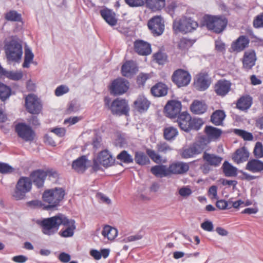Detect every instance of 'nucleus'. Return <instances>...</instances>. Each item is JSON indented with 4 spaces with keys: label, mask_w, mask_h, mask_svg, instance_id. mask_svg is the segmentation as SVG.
<instances>
[{
    "label": "nucleus",
    "mask_w": 263,
    "mask_h": 263,
    "mask_svg": "<svg viewBox=\"0 0 263 263\" xmlns=\"http://www.w3.org/2000/svg\"><path fill=\"white\" fill-rule=\"evenodd\" d=\"M63 215L59 214L54 216L39 220L37 223L42 228L44 234L51 235L57 232L59 226L61 225Z\"/></svg>",
    "instance_id": "1"
},
{
    "label": "nucleus",
    "mask_w": 263,
    "mask_h": 263,
    "mask_svg": "<svg viewBox=\"0 0 263 263\" xmlns=\"http://www.w3.org/2000/svg\"><path fill=\"white\" fill-rule=\"evenodd\" d=\"M65 195V191L62 187H55L47 190L43 194V200L49 203L47 208H54L63 200Z\"/></svg>",
    "instance_id": "2"
},
{
    "label": "nucleus",
    "mask_w": 263,
    "mask_h": 263,
    "mask_svg": "<svg viewBox=\"0 0 263 263\" xmlns=\"http://www.w3.org/2000/svg\"><path fill=\"white\" fill-rule=\"evenodd\" d=\"M4 49L6 57L10 61H19L22 56V46L20 43L14 40L6 43Z\"/></svg>",
    "instance_id": "3"
},
{
    "label": "nucleus",
    "mask_w": 263,
    "mask_h": 263,
    "mask_svg": "<svg viewBox=\"0 0 263 263\" xmlns=\"http://www.w3.org/2000/svg\"><path fill=\"white\" fill-rule=\"evenodd\" d=\"M32 181L29 177H22L18 180L15 191L13 194V198L17 200H22L25 198L26 193L31 191Z\"/></svg>",
    "instance_id": "4"
},
{
    "label": "nucleus",
    "mask_w": 263,
    "mask_h": 263,
    "mask_svg": "<svg viewBox=\"0 0 263 263\" xmlns=\"http://www.w3.org/2000/svg\"><path fill=\"white\" fill-rule=\"evenodd\" d=\"M198 26L197 22L190 17H184L173 23V29L176 32L187 33L195 30Z\"/></svg>",
    "instance_id": "5"
},
{
    "label": "nucleus",
    "mask_w": 263,
    "mask_h": 263,
    "mask_svg": "<svg viewBox=\"0 0 263 263\" xmlns=\"http://www.w3.org/2000/svg\"><path fill=\"white\" fill-rule=\"evenodd\" d=\"M115 163V159L111 154L107 150H104L98 154L96 158L93 160V169L97 171L101 169V166L108 167Z\"/></svg>",
    "instance_id": "6"
},
{
    "label": "nucleus",
    "mask_w": 263,
    "mask_h": 263,
    "mask_svg": "<svg viewBox=\"0 0 263 263\" xmlns=\"http://www.w3.org/2000/svg\"><path fill=\"white\" fill-rule=\"evenodd\" d=\"M227 20L222 17L209 16L206 20L207 28L214 32L219 33L226 28Z\"/></svg>",
    "instance_id": "7"
},
{
    "label": "nucleus",
    "mask_w": 263,
    "mask_h": 263,
    "mask_svg": "<svg viewBox=\"0 0 263 263\" xmlns=\"http://www.w3.org/2000/svg\"><path fill=\"white\" fill-rule=\"evenodd\" d=\"M25 106L27 111L32 114H38L42 109L40 100L34 94L28 95L26 97Z\"/></svg>",
    "instance_id": "8"
},
{
    "label": "nucleus",
    "mask_w": 263,
    "mask_h": 263,
    "mask_svg": "<svg viewBox=\"0 0 263 263\" xmlns=\"http://www.w3.org/2000/svg\"><path fill=\"white\" fill-rule=\"evenodd\" d=\"M172 79L178 87H183L190 83L191 76L187 71L179 69L174 71Z\"/></svg>",
    "instance_id": "9"
},
{
    "label": "nucleus",
    "mask_w": 263,
    "mask_h": 263,
    "mask_svg": "<svg viewBox=\"0 0 263 263\" xmlns=\"http://www.w3.org/2000/svg\"><path fill=\"white\" fill-rule=\"evenodd\" d=\"M147 25L149 29L154 35H160L164 31V21L161 16H156L153 17L148 21Z\"/></svg>",
    "instance_id": "10"
},
{
    "label": "nucleus",
    "mask_w": 263,
    "mask_h": 263,
    "mask_svg": "<svg viewBox=\"0 0 263 263\" xmlns=\"http://www.w3.org/2000/svg\"><path fill=\"white\" fill-rule=\"evenodd\" d=\"M15 129L18 136L24 140L28 141L33 140L34 133L29 126L24 123H18L15 125Z\"/></svg>",
    "instance_id": "11"
},
{
    "label": "nucleus",
    "mask_w": 263,
    "mask_h": 263,
    "mask_svg": "<svg viewBox=\"0 0 263 263\" xmlns=\"http://www.w3.org/2000/svg\"><path fill=\"white\" fill-rule=\"evenodd\" d=\"M110 109L114 115H127L129 107L127 102L124 99H117L111 103Z\"/></svg>",
    "instance_id": "12"
},
{
    "label": "nucleus",
    "mask_w": 263,
    "mask_h": 263,
    "mask_svg": "<svg viewBox=\"0 0 263 263\" xmlns=\"http://www.w3.org/2000/svg\"><path fill=\"white\" fill-rule=\"evenodd\" d=\"M62 221L61 225L64 226L65 229L61 230L59 232V234L63 237H72L76 228L75 221L73 219L67 218L64 215Z\"/></svg>",
    "instance_id": "13"
},
{
    "label": "nucleus",
    "mask_w": 263,
    "mask_h": 263,
    "mask_svg": "<svg viewBox=\"0 0 263 263\" xmlns=\"http://www.w3.org/2000/svg\"><path fill=\"white\" fill-rule=\"evenodd\" d=\"M181 102L175 100L168 101L164 108L166 116L170 118H174L178 116L181 111Z\"/></svg>",
    "instance_id": "14"
},
{
    "label": "nucleus",
    "mask_w": 263,
    "mask_h": 263,
    "mask_svg": "<svg viewBox=\"0 0 263 263\" xmlns=\"http://www.w3.org/2000/svg\"><path fill=\"white\" fill-rule=\"evenodd\" d=\"M128 82L122 78L114 81L110 86V91L114 95H122L128 89Z\"/></svg>",
    "instance_id": "15"
},
{
    "label": "nucleus",
    "mask_w": 263,
    "mask_h": 263,
    "mask_svg": "<svg viewBox=\"0 0 263 263\" xmlns=\"http://www.w3.org/2000/svg\"><path fill=\"white\" fill-rule=\"evenodd\" d=\"M211 83L208 74L206 73H200L196 76L194 85L199 90L203 91L206 89Z\"/></svg>",
    "instance_id": "16"
},
{
    "label": "nucleus",
    "mask_w": 263,
    "mask_h": 263,
    "mask_svg": "<svg viewBox=\"0 0 263 263\" xmlns=\"http://www.w3.org/2000/svg\"><path fill=\"white\" fill-rule=\"evenodd\" d=\"M189 170V164L182 162L173 163L168 167L169 175L172 174H183L187 172Z\"/></svg>",
    "instance_id": "17"
},
{
    "label": "nucleus",
    "mask_w": 263,
    "mask_h": 263,
    "mask_svg": "<svg viewBox=\"0 0 263 263\" xmlns=\"http://www.w3.org/2000/svg\"><path fill=\"white\" fill-rule=\"evenodd\" d=\"M256 60V54L254 50L246 51L242 59L243 68L247 70L251 69L255 65Z\"/></svg>",
    "instance_id": "18"
},
{
    "label": "nucleus",
    "mask_w": 263,
    "mask_h": 263,
    "mask_svg": "<svg viewBox=\"0 0 263 263\" xmlns=\"http://www.w3.org/2000/svg\"><path fill=\"white\" fill-rule=\"evenodd\" d=\"M231 83L225 80L218 81L215 85V91L217 95L224 96L230 90Z\"/></svg>",
    "instance_id": "19"
},
{
    "label": "nucleus",
    "mask_w": 263,
    "mask_h": 263,
    "mask_svg": "<svg viewBox=\"0 0 263 263\" xmlns=\"http://www.w3.org/2000/svg\"><path fill=\"white\" fill-rule=\"evenodd\" d=\"M192 118L189 114L183 112L178 116L177 122L180 128L185 132L191 130Z\"/></svg>",
    "instance_id": "20"
},
{
    "label": "nucleus",
    "mask_w": 263,
    "mask_h": 263,
    "mask_svg": "<svg viewBox=\"0 0 263 263\" xmlns=\"http://www.w3.org/2000/svg\"><path fill=\"white\" fill-rule=\"evenodd\" d=\"M248 37L245 35L240 36L231 45V49L233 51L240 52L248 46L249 44Z\"/></svg>",
    "instance_id": "21"
},
{
    "label": "nucleus",
    "mask_w": 263,
    "mask_h": 263,
    "mask_svg": "<svg viewBox=\"0 0 263 263\" xmlns=\"http://www.w3.org/2000/svg\"><path fill=\"white\" fill-rule=\"evenodd\" d=\"M138 71L136 63L133 61L126 62L122 66V75L126 77H131Z\"/></svg>",
    "instance_id": "22"
},
{
    "label": "nucleus",
    "mask_w": 263,
    "mask_h": 263,
    "mask_svg": "<svg viewBox=\"0 0 263 263\" xmlns=\"http://www.w3.org/2000/svg\"><path fill=\"white\" fill-rule=\"evenodd\" d=\"M135 51L140 55H147L151 53V45L143 41H137L134 43Z\"/></svg>",
    "instance_id": "23"
},
{
    "label": "nucleus",
    "mask_w": 263,
    "mask_h": 263,
    "mask_svg": "<svg viewBox=\"0 0 263 263\" xmlns=\"http://www.w3.org/2000/svg\"><path fill=\"white\" fill-rule=\"evenodd\" d=\"M150 104V101L143 96H139L134 103L135 109L139 112L146 111Z\"/></svg>",
    "instance_id": "24"
},
{
    "label": "nucleus",
    "mask_w": 263,
    "mask_h": 263,
    "mask_svg": "<svg viewBox=\"0 0 263 263\" xmlns=\"http://www.w3.org/2000/svg\"><path fill=\"white\" fill-rule=\"evenodd\" d=\"M30 178L38 187H41L43 186L46 178V174L44 173V171L37 170L31 174Z\"/></svg>",
    "instance_id": "25"
},
{
    "label": "nucleus",
    "mask_w": 263,
    "mask_h": 263,
    "mask_svg": "<svg viewBox=\"0 0 263 263\" xmlns=\"http://www.w3.org/2000/svg\"><path fill=\"white\" fill-rule=\"evenodd\" d=\"M203 159L208 165L217 167L220 164L222 158L215 154L205 152L203 155Z\"/></svg>",
    "instance_id": "26"
},
{
    "label": "nucleus",
    "mask_w": 263,
    "mask_h": 263,
    "mask_svg": "<svg viewBox=\"0 0 263 263\" xmlns=\"http://www.w3.org/2000/svg\"><path fill=\"white\" fill-rule=\"evenodd\" d=\"M102 17L110 26H114L117 24V18L116 14L111 10L106 9L100 11Z\"/></svg>",
    "instance_id": "27"
},
{
    "label": "nucleus",
    "mask_w": 263,
    "mask_h": 263,
    "mask_svg": "<svg viewBox=\"0 0 263 263\" xmlns=\"http://www.w3.org/2000/svg\"><path fill=\"white\" fill-rule=\"evenodd\" d=\"M249 153L246 147H242L236 151L233 154L232 159L237 163H240L247 160Z\"/></svg>",
    "instance_id": "28"
},
{
    "label": "nucleus",
    "mask_w": 263,
    "mask_h": 263,
    "mask_svg": "<svg viewBox=\"0 0 263 263\" xmlns=\"http://www.w3.org/2000/svg\"><path fill=\"white\" fill-rule=\"evenodd\" d=\"M206 109L207 105L202 101L194 100L190 106V110L194 114H202Z\"/></svg>",
    "instance_id": "29"
},
{
    "label": "nucleus",
    "mask_w": 263,
    "mask_h": 263,
    "mask_svg": "<svg viewBox=\"0 0 263 263\" xmlns=\"http://www.w3.org/2000/svg\"><path fill=\"white\" fill-rule=\"evenodd\" d=\"M87 159L85 156H82L73 161L72 167L78 172H83L87 168Z\"/></svg>",
    "instance_id": "30"
},
{
    "label": "nucleus",
    "mask_w": 263,
    "mask_h": 263,
    "mask_svg": "<svg viewBox=\"0 0 263 263\" xmlns=\"http://www.w3.org/2000/svg\"><path fill=\"white\" fill-rule=\"evenodd\" d=\"M202 148L199 144H196L193 146L183 150L182 157L184 158H189L194 157L195 155L201 153Z\"/></svg>",
    "instance_id": "31"
},
{
    "label": "nucleus",
    "mask_w": 263,
    "mask_h": 263,
    "mask_svg": "<svg viewBox=\"0 0 263 263\" xmlns=\"http://www.w3.org/2000/svg\"><path fill=\"white\" fill-rule=\"evenodd\" d=\"M168 88L167 86L163 83H159L156 84L151 88V93L155 96L157 97L165 96L167 93Z\"/></svg>",
    "instance_id": "32"
},
{
    "label": "nucleus",
    "mask_w": 263,
    "mask_h": 263,
    "mask_svg": "<svg viewBox=\"0 0 263 263\" xmlns=\"http://www.w3.org/2000/svg\"><path fill=\"white\" fill-rule=\"evenodd\" d=\"M252 103V98L249 96H242L239 98L236 103V107L241 110H248Z\"/></svg>",
    "instance_id": "33"
},
{
    "label": "nucleus",
    "mask_w": 263,
    "mask_h": 263,
    "mask_svg": "<svg viewBox=\"0 0 263 263\" xmlns=\"http://www.w3.org/2000/svg\"><path fill=\"white\" fill-rule=\"evenodd\" d=\"M246 169L253 173L261 172L263 170V162L256 159L250 160L246 165Z\"/></svg>",
    "instance_id": "34"
},
{
    "label": "nucleus",
    "mask_w": 263,
    "mask_h": 263,
    "mask_svg": "<svg viewBox=\"0 0 263 263\" xmlns=\"http://www.w3.org/2000/svg\"><path fill=\"white\" fill-rule=\"evenodd\" d=\"M151 172L157 177L169 176L168 167L166 165H155L151 169Z\"/></svg>",
    "instance_id": "35"
},
{
    "label": "nucleus",
    "mask_w": 263,
    "mask_h": 263,
    "mask_svg": "<svg viewBox=\"0 0 263 263\" xmlns=\"http://www.w3.org/2000/svg\"><path fill=\"white\" fill-rule=\"evenodd\" d=\"M102 235L109 240H114L118 234L117 230L109 226H106L102 231Z\"/></svg>",
    "instance_id": "36"
},
{
    "label": "nucleus",
    "mask_w": 263,
    "mask_h": 263,
    "mask_svg": "<svg viewBox=\"0 0 263 263\" xmlns=\"http://www.w3.org/2000/svg\"><path fill=\"white\" fill-rule=\"evenodd\" d=\"M148 7L153 11L159 10L164 7L165 0H146Z\"/></svg>",
    "instance_id": "37"
},
{
    "label": "nucleus",
    "mask_w": 263,
    "mask_h": 263,
    "mask_svg": "<svg viewBox=\"0 0 263 263\" xmlns=\"http://www.w3.org/2000/svg\"><path fill=\"white\" fill-rule=\"evenodd\" d=\"M225 114L223 111L217 110L211 116V120L216 125H219L221 124L225 118Z\"/></svg>",
    "instance_id": "38"
},
{
    "label": "nucleus",
    "mask_w": 263,
    "mask_h": 263,
    "mask_svg": "<svg viewBox=\"0 0 263 263\" xmlns=\"http://www.w3.org/2000/svg\"><path fill=\"white\" fill-rule=\"evenodd\" d=\"M223 172L227 177L235 176L237 175V168L228 161H224L222 165Z\"/></svg>",
    "instance_id": "39"
},
{
    "label": "nucleus",
    "mask_w": 263,
    "mask_h": 263,
    "mask_svg": "<svg viewBox=\"0 0 263 263\" xmlns=\"http://www.w3.org/2000/svg\"><path fill=\"white\" fill-rule=\"evenodd\" d=\"M178 135L177 128L173 126L165 127L163 129V136L167 140H172Z\"/></svg>",
    "instance_id": "40"
},
{
    "label": "nucleus",
    "mask_w": 263,
    "mask_h": 263,
    "mask_svg": "<svg viewBox=\"0 0 263 263\" xmlns=\"http://www.w3.org/2000/svg\"><path fill=\"white\" fill-rule=\"evenodd\" d=\"M205 132L210 139H215L220 137L221 131L219 129L212 126H206L205 128Z\"/></svg>",
    "instance_id": "41"
},
{
    "label": "nucleus",
    "mask_w": 263,
    "mask_h": 263,
    "mask_svg": "<svg viewBox=\"0 0 263 263\" xmlns=\"http://www.w3.org/2000/svg\"><path fill=\"white\" fill-rule=\"evenodd\" d=\"M6 20L11 22H20L22 20L21 14L15 10H10L5 14Z\"/></svg>",
    "instance_id": "42"
},
{
    "label": "nucleus",
    "mask_w": 263,
    "mask_h": 263,
    "mask_svg": "<svg viewBox=\"0 0 263 263\" xmlns=\"http://www.w3.org/2000/svg\"><path fill=\"white\" fill-rule=\"evenodd\" d=\"M135 160L136 162L140 165H145L149 163V159L142 152H136L135 156Z\"/></svg>",
    "instance_id": "43"
},
{
    "label": "nucleus",
    "mask_w": 263,
    "mask_h": 263,
    "mask_svg": "<svg viewBox=\"0 0 263 263\" xmlns=\"http://www.w3.org/2000/svg\"><path fill=\"white\" fill-rule=\"evenodd\" d=\"M34 55L31 50L28 47L25 48V59L23 64L24 68H28L30 63L32 61Z\"/></svg>",
    "instance_id": "44"
},
{
    "label": "nucleus",
    "mask_w": 263,
    "mask_h": 263,
    "mask_svg": "<svg viewBox=\"0 0 263 263\" xmlns=\"http://www.w3.org/2000/svg\"><path fill=\"white\" fill-rule=\"evenodd\" d=\"M10 95L11 90L10 88L0 83V99L2 101H4L9 98Z\"/></svg>",
    "instance_id": "45"
},
{
    "label": "nucleus",
    "mask_w": 263,
    "mask_h": 263,
    "mask_svg": "<svg viewBox=\"0 0 263 263\" xmlns=\"http://www.w3.org/2000/svg\"><path fill=\"white\" fill-rule=\"evenodd\" d=\"M146 154L155 162L157 163H160L163 162L162 157L154 150L151 149H147ZM163 162H164V161H163Z\"/></svg>",
    "instance_id": "46"
},
{
    "label": "nucleus",
    "mask_w": 263,
    "mask_h": 263,
    "mask_svg": "<svg viewBox=\"0 0 263 263\" xmlns=\"http://www.w3.org/2000/svg\"><path fill=\"white\" fill-rule=\"evenodd\" d=\"M234 132L236 135L241 137L245 140L251 141L253 139V135L251 133L244 130L235 129Z\"/></svg>",
    "instance_id": "47"
},
{
    "label": "nucleus",
    "mask_w": 263,
    "mask_h": 263,
    "mask_svg": "<svg viewBox=\"0 0 263 263\" xmlns=\"http://www.w3.org/2000/svg\"><path fill=\"white\" fill-rule=\"evenodd\" d=\"M156 148L158 152L164 154L172 150V148L165 142H159L156 145Z\"/></svg>",
    "instance_id": "48"
},
{
    "label": "nucleus",
    "mask_w": 263,
    "mask_h": 263,
    "mask_svg": "<svg viewBox=\"0 0 263 263\" xmlns=\"http://www.w3.org/2000/svg\"><path fill=\"white\" fill-rule=\"evenodd\" d=\"M117 159L126 163H131L133 161L132 156L125 151H122L117 156Z\"/></svg>",
    "instance_id": "49"
},
{
    "label": "nucleus",
    "mask_w": 263,
    "mask_h": 263,
    "mask_svg": "<svg viewBox=\"0 0 263 263\" xmlns=\"http://www.w3.org/2000/svg\"><path fill=\"white\" fill-rule=\"evenodd\" d=\"M6 76L9 79L17 81L21 80L23 77V72L21 71H8L6 73Z\"/></svg>",
    "instance_id": "50"
},
{
    "label": "nucleus",
    "mask_w": 263,
    "mask_h": 263,
    "mask_svg": "<svg viewBox=\"0 0 263 263\" xmlns=\"http://www.w3.org/2000/svg\"><path fill=\"white\" fill-rule=\"evenodd\" d=\"M191 129L198 130L203 124V122L200 118H193L191 119Z\"/></svg>",
    "instance_id": "51"
},
{
    "label": "nucleus",
    "mask_w": 263,
    "mask_h": 263,
    "mask_svg": "<svg viewBox=\"0 0 263 263\" xmlns=\"http://www.w3.org/2000/svg\"><path fill=\"white\" fill-rule=\"evenodd\" d=\"M254 154L257 157L261 158L263 157V145L261 142H256L254 149Z\"/></svg>",
    "instance_id": "52"
},
{
    "label": "nucleus",
    "mask_w": 263,
    "mask_h": 263,
    "mask_svg": "<svg viewBox=\"0 0 263 263\" xmlns=\"http://www.w3.org/2000/svg\"><path fill=\"white\" fill-rule=\"evenodd\" d=\"M14 168L8 164L0 162V173L2 174L11 173Z\"/></svg>",
    "instance_id": "53"
},
{
    "label": "nucleus",
    "mask_w": 263,
    "mask_h": 263,
    "mask_svg": "<svg viewBox=\"0 0 263 263\" xmlns=\"http://www.w3.org/2000/svg\"><path fill=\"white\" fill-rule=\"evenodd\" d=\"M126 3L130 7H137L143 6L146 0H125Z\"/></svg>",
    "instance_id": "54"
},
{
    "label": "nucleus",
    "mask_w": 263,
    "mask_h": 263,
    "mask_svg": "<svg viewBox=\"0 0 263 263\" xmlns=\"http://www.w3.org/2000/svg\"><path fill=\"white\" fill-rule=\"evenodd\" d=\"M150 78L147 73H141L137 77V83L139 86H143L146 81Z\"/></svg>",
    "instance_id": "55"
},
{
    "label": "nucleus",
    "mask_w": 263,
    "mask_h": 263,
    "mask_svg": "<svg viewBox=\"0 0 263 263\" xmlns=\"http://www.w3.org/2000/svg\"><path fill=\"white\" fill-rule=\"evenodd\" d=\"M69 91V88L65 85H61L55 90V95L57 96H61Z\"/></svg>",
    "instance_id": "56"
},
{
    "label": "nucleus",
    "mask_w": 263,
    "mask_h": 263,
    "mask_svg": "<svg viewBox=\"0 0 263 263\" xmlns=\"http://www.w3.org/2000/svg\"><path fill=\"white\" fill-rule=\"evenodd\" d=\"M208 196L212 199H217L218 198L217 195V187L216 186L212 185L209 188Z\"/></svg>",
    "instance_id": "57"
},
{
    "label": "nucleus",
    "mask_w": 263,
    "mask_h": 263,
    "mask_svg": "<svg viewBox=\"0 0 263 263\" xmlns=\"http://www.w3.org/2000/svg\"><path fill=\"white\" fill-rule=\"evenodd\" d=\"M143 237L142 235L140 234H137L134 235H130L128 237L124 238L122 241L123 242H129L132 241H135L141 239Z\"/></svg>",
    "instance_id": "58"
},
{
    "label": "nucleus",
    "mask_w": 263,
    "mask_h": 263,
    "mask_svg": "<svg viewBox=\"0 0 263 263\" xmlns=\"http://www.w3.org/2000/svg\"><path fill=\"white\" fill-rule=\"evenodd\" d=\"M179 195L183 197L189 196L192 193L191 189L187 186H184L179 190Z\"/></svg>",
    "instance_id": "59"
},
{
    "label": "nucleus",
    "mask_w": 263,
    "mask_h": 263,
    "mask_svg": "<svg viewBox=\"0 0 263 263\" xmlns=\"http://www.w3.org/2000/svg\"><path fill=\"white\" fill-rule=\"evenodd\" d=\"M253 25L256 28L263 27V13L256 17L254 20Z\"/></svg>",
    "instance_id": "60"
},
{
    "label": "nucleus",
    "mask_w": 263,
    "mask_h": 263,
    "mask_svg": "<svg viewBox=\"0 0 263 263\" xmlns=\"http://www.w3.org/2000/svg\"><path fill=\"white\" fill-rule=\"evenodd\" d=\"M201 227L205 231L211 232L213 230V225L211 221H205L203 222Z\"/></svg>",
    "instance_id": "61"
},
{
    "label": "nucleus",
    "mask_w": 263,
    "mask_h": 263,
    "mask_svg": "<svg viewBox=\"0 0 263 263\" xmlns=\"http://www.w3.org/2000/svg\"><path fill=\"white\" fill-rule=\"evenodd\" d=\"M216 205L219 210H224L228 209V203L226 202V200L223 199L217 200Z\"/></svg>",
    "instance_id": "62"
},
{
    "label": "nucleus",
    "mask_w": 263,
    "mask_h": 263,
    "mask_svg": "<svg viewBox=\"0 0 263 263\" xmlns=\"http://www.w3.org/2000/svg\"><path fill=\"white\" fill-rule=\"evenodd\" d=\"M71 257L70 255L67 253L65 252H62L60 254L59 256V260L64 263H67L69 262L70 260Z\"/></svg>",
    "instance_id": "63"
},
{
    "label": "nucleus",
    "mask_w": 263,
    "mask_h": 263,
    "mask_svg": "<svg viewBox=\"0 0 263 263\" xmlns=\"http://www.w3.org/2000/svg\"><path fill=\"white\" fill-rule=\"evenodd\" d=\"M154 57L155 60L159 64H162L165 60L164 55L161 52H157L155 53Z\"/></svg>",
    "instance_id": "64"
}]
</instances>
